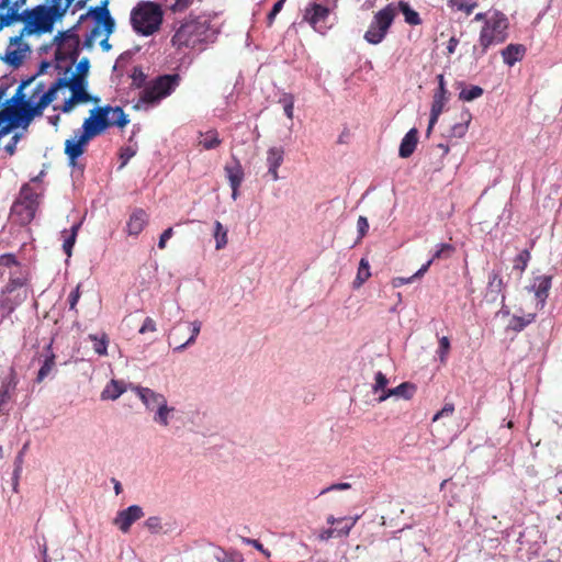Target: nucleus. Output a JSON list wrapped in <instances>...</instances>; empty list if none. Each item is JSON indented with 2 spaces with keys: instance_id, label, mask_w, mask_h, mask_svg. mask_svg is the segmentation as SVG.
I'll use <instances>...</instances> for the list:
<instances>
[{
  "instance_id": "nucleus-54",
  "label": "nucleus",
  "mask_w": 562,
  "mask_h": 562,
  "mask_svg": "<svg viewBox=\"0 0 562 562\" xmlns=\"http://www.w3.org/2000/svg\"><path fill=\"white\" fill-rule=\"evenodd\" d=\"M102 31L99 30V26H93L91 32L86 36L83 45L88 48H91L95 38L99 37Z\"/></svg>"
},
{
  "instance_id": "nucleus-12",
  "label": "nucleus",
  "mask_w": 562,
  "mask_h": 562,
  "mask_svg": "<svg viewBox=\"0 0 562 562\" xmlns=\"http://www.w3.org/2000/svg\"><path fill=\"white\" fill-rule=\"evenodd\" d=\"M143 508L138 505H131L126 509L120 510L113 519L115 525L122 532L130 531L131 526L144 517Z\"/></svg>"
},
{
  "instance_id": "nucleus-59",
  "label": "nucleus",
  "mask_w": 562,
  "mask_h": 562,
  "mask_svg": "<svg viewBox=\"0 0 562 562\" xmlns=\"http://www.w3.org/2000/svg\"><path fill=\"white\" fill-rule=\"evenodd\" d=\"M283 102V109L285 115L292 120L293 119V109H294V102L292 97H286L282 100Z\"/></svg>"
},
{
  "instance_id": "nucleus-28",
  "label": "nucleus",
  "mask_w": 562,
  "mask_h": 562,
  "mask_svg": "<svg viewBox=\"0 0 562 562\" xmlns=\"http://www.w3.org/2000/svg\"><path fill=\"white\" fill-rule=\"evenodd\" d=\"M108 121L110 123V127L117 126L120 128L125 127L130 123L127 114H125L121 106H111Z\"/></svg>"
},
{
  "instance_id": "nucleus-52",
  "label": "nucleus",
  "mask_w": 562,
  "mask_h": 562,
  "mask_svg": "<svg viewBox=\"0 0 562 562\" xmlns=\"http://www.w3.org/2000/svg\"><path fill=\"white\" fill-rule=\"evenodd\" d=\"M454 412V405L452 403H446L445 406L435 414L432 422H437L441 417L451 416Z\"/></svg>"
},
{
  "instance_id": "nucleus-7",
  "label": "nucleus",
  "mask_w": 562,
  "mask_h": 562,
  "mask_svg": "<svg viewBox=\"0 0 562 562\" xmlns=\"http://www.w3.org/2000/svg\"><path fill=\"white\" fill-rule=\"evenodd\" d=\"M209 26L206 20L192 19L186 21L173 34L171 42L177 47H194L196 43L206 40Z\"/></svg>"
},
{
  "instance_id": "nucleus-16",
  "label": "nucleus",
  "mask_w": 562,
  "mask_h": 562,
  "mask_svg": "<svg viewBox=\"0 0 562 562\" xmlns=\"http://www.w3.org/2000/svg\"><path fill=\"white\" fill-rule=\"evenodd\" d=\"M149 215L143 209H135L126 223V229L130 235L137 236L148 224Z\"/></svg>"
},
{
  "instance_id": "nucleus-58",
  "label": "nucleus",
  "mask_w": 562,
  "mask_h": 562,
  "mask_svg": "<svg viewBox=\"0 0 562 562\" xmlns=\"http://www.w3.org/2000/svg\"><path fill=\"white\" fill-rule=\"evenodd\" d=\"M82 103L81 101H79L78 99L74 98V95H70L67 100H65L64 104L61 105L60 110L64 112V113H69L70 111H72V109L77 105V104H80Z\"/></svg>"
},
{
  "instance_id": "nucleus-40",
  "label": "nucleus",
  "mask_w": 562,
  "mask_h": 562,
  "mask_svg": "<svg viewBox=\"0 0 562 562\" xmlns=\"http://www.w3.org/2000/svg\"><path fill=\"white\" fill-rule=\"evenodd\" d=\"M190 326H191V336L189 337V339L187 341L176 346L173 348V351H178V352L183 351L188 346L194 344L195 338L200 334L202 324L199 321H194L190 324Z\"/></svg>"
},
{
  "instance_id": "nucleus-27",
  "label": "nucleus",
  "mask_w": 562,
  "mask_h": 562,
  "mask_svg": "<svg viewBox=\"0 0 562 562\" xmlns=\"http://www.w3.org/2000/svg\"><path fill=\"white\" fill-rule=\"evenodd\" d=\"M14 22H23V11L18 12V10L10 8L0 9V31Z\"/></svg>"
},
{
  "instance_id": "nucleus-33",
  "label": "nucleus",
  "mask_w": 562,
  "mask_h": 562,
  "mask_svg": "<svg viewBox=\"0 0 562 562\" xmlns=\"http://www.w3.org/2000/svg\"><path fill=\"white\" fill-rule=\"evenodd\" d=\"M536 319V314H527L525 316H513L509 321V324H508V329L515 331V333H519L521 330H524L529 324H531L532 322H535Z\"/></svg>"
},
{
  "instance_id": "nucleus-10",
  "label": "nucleus",
  "mask_w": 562,
  "mask_h": 562,
  "mask_svg": "<svg viewBox=\"0 0 562 562\" xmlns=\"http://www.w3.org/2000/svg\"><path fill=\"white\" fill-rule=\"evenodd\" d=\"M54 86L56 87V92L61 88H68L71 92V95H74V98L78 99L82 103H98L100 101L99 98L92 97L87 92V80L82 76L72 75L69 79L58 78L54 81Z\"/></svg>"
},
{
  "instance_id": "nucleus-21",
  "label": "nucleus",
  "mask_w": 562,
  "mask_h": 562,
  "mask_svg": "<svg viewBox=\"0 0 562 562\" xmlns=\"http://www.w3.org/2000/svg\"><path fill=\"white\" fill-rule=\"evenodd\" d=\"M418 143V131L417 128H411L405 136L403 137L400 148L398 155L402 158H408L413 155L416 149Z\"/></svg>"
},
{
  "instance_id": "nucleus-2",
  "label": "nucleus",
  "mask_w": 562,
  "mask_h": 562,
  "mask_svg": "<svg viewBox=\"0 0 562 562\" xmlns=\"http://www.w3.org/2000/svg\"><path fill=\"white\" fill-rule=\"evenodd\" d=\"M74 0H50V4H38L23 11L24 26L21 36L52 33L54 24L61 20Z\"/></svg>"
},
{
  "instance_id": "nucleus-30",
  "label": "nucleus",
  "mask_w": 562,
  "mask_h": 562,
  "mask_svg": "<svg viewBox=\"0 0 562 562\" xmlns=\"http://www.w3.org/2000/svg\"><path fill=\"white\" fill-rule=\"evenodd\" d=\"M200 137L201 138L199 144L206 150L214 149L222 144L216 130H210L205 133H200Z\"/></svg>"
},
{
  "instance_id": "nucleus-50",
  "label": "nucleus",
  "mask_w": 562,
  "mask_h": 562,
  "mask_svg": "<svg viewBox=\"0 0 562 562\" xmlns=\"http://www.w3.org/2000/svg\"><path fill=\"white\" fill-rule=\"evenodd\" d=\"M146 75L140 68L135 67L132 74V83L136 88H142L145 85Z\"/></svg>"
},
{
  "instance_id": "nucleus-22",
  "label": "nucleus",
  "mask_w": 562,
  "mask_h": 562,
  "mask_svg": "<svg viewBox=\"0 0 562 562\" xmlns=\"http://www.w3.org/2000/svg\"><path fill=\"white\" fill-rule=\"evenodd\" d=\"M414 391H415V386L413 384H411L408 382H403L398 386H396L394 389H389L386 392L382 393L379 396L378 402L382 403L391 396H401L406 400H409L413 396Z\"/></svg>"
},
{
  "instance_id": "nucleus-26",
  "label": "nucleus",
  "mask_w": 562,
  "mask_h": 562,
  "mask_svg": "<svg viewBox=\"0 0 562 562\" xmlns=\"http://www.w3.org/2000/svg\"><path fill=\"white\" fill-rule=\"evenodd\" d=\"M226 178L229 181L231 187H240L244 180V169L239 160L235 159L232 165H226L225 168Z\"/></svg>"
},
{
  "instance_id": "nucleus-1",
  "label": "nucleus",
  "mask_w": 562,
  "mask_h": 562,
  "mask_svg": "<svg viewBox=\"0 0 562 562\" xmlns=\"http://www.w3.org/2000/svg\"><path fill=\"white\" fill-rule=\"evenodd\" d=\"M56 99L54 82L46 89L45 82L32 77L23 81L4 109L13 125L27 128L32 121L42 116L44 110Z\"/></svg>"
},
{
  "instance_id": "nucleus-49",
  "label": "nucleus",
  "mask_w": 562,
  "mask_h": 562,
  "mask_svg": "<svg viewBox=\"0 0 562 562\" xmlns=\"http://www.w3.org/2000/svg\"><path fill=\"white\" fill-rule=\"evenodd\" d=\"M389 383V380L386 379L385 374H383L382 372H378L375 374V383L373 385V392L376 393L379 391H382V393L386 392L387 390H385L386 385Z\"/></svg>"
},
{
  "instance_id": "nucleus-37",
  "label": "nucleus",
  "mask_w": 562,
  "mask_h": 562,
  "mask_svg": "<svg viewBox=\"0 0 562 562\" xmlns=\"http://www.w3.org/2000/svg\"><path fill=\"white\" fill-rule=\"evenodd\" d=\"M26 283V276L22 272L11 273L8 284L5 285V292L12 293L13 291L24 286Z\"/></svg>"
},
{
  "instance_id": "nucleus-14",
  "label": "nucleus",
  "mask_w": 562,
  "mask_h": 562,
  "mask_svg": "<svg viewBox=\"0 0 562 562\" xmlns=\"http://www.w3.org/2000/svg\"><path fill=\"white\" fill-rule=\"evenodd\" d=\"M130 387L137 394L147 409H157L160 405L167 403V400L162 394L157 393L149 387L133 384H131Z\"/></svg>"
},
{
  "instance_id": "nucleus-35",
  "label": "nucleus",
  "mask_w": 562,
  "mask_h": 562,
  "mask_svg": "<svg viewBox=\"0 0 562 562\" xmlns=\"http://www.w3.org/2000/svg\"><path fill=\"white\" fill-rule=\"evenodd\" d=\"M78 229H79V224H76L71 227L70 231L63 232V236H64L63 249L68 257L71 256V251H72V247L76 243Z\"/></svg>"
},
{
  "instance_id": "nucleus-48",
  "label": "nucleus",
  "mask_w": 562,
  "mask_h": 562,
  "mask_svg": "<svg viewBox=\"0 0 562 562\" xmlns=\"http://www.w3.org/2000/svg\"><path fill=\"white\" fill-rule=\"evenodd\" d=\"M450 351V341L449 338L443 336L439 339V348L437 350V353L439 356L440 362L446 363L448 355Z\"/></svg>"
},
{
  "instance_id": "nucleus-60",
  "label": "nucleus",
  "mask_w": 562,
  "mask_h": 562,
  "mask_svg": "<svg viewBox=\"0 0 562 562\" xmlns=\"http://www.w3.org/2000/svg\"><path fill=\"white\" fill-rule=\"evenodd\" d=\"M193 0H175V2L170 5V9L173 12H181L189 8Z\"/></svg>"
},
{
  "instance_id": "nucleus-36",
  "label": "nucleus",
  "mask_w": 562,
  "mask_h": 562,
  "mask_svg": "<svg viewBox=\"0 0 562 562\" xmlns=\"http://www.w3.org/2000/svg\"><path fill=\"white\" fill-rule=\"evenodd\" d=\"M484 90L480 86H468L463 87L459 93V99L465 102H471L480 97H482Z\"/></svg>"
},
{
  "instance_id": "nucleus-39",
  "label": "nucleus",
  "mask_w": 562,
  "mask_h": 562,
  "mask_svg": "<svg viewBox=\"0 0 562 562\" xmlns=\"http://www.w3.org/2000/svg\"><path fill=\"white\" fill-rule=\"evenodd\" d=\"M449 5L469 15L477 7V2L475 0H449Z\"/></svg>"
},
{
  "instance_id": "nucleus-51",
  "label": "nucleus",
  "mask_w": 562,
  "mask_h": 562,
  "mask_svg": "<svg viewBox=\"0 0 562 562\" xmlns=\"http://www.w3.org/2000/svg\"><path fill=\"white\" fill-rule=\"evenodd\" d=\"M145 526L149 531L155 533L159 532L162 528L161 520L157 516L148 517L145 521Z\"/></svg>"
},
{
  "instance_id": "nucleus-64",
  "label": "nucleus",
  "mask_w": 562,
  "mask_h": 562,
  "mask_svg": "<svg viewBox=\"0 0 562 562\" xmlns=\"http://www.w3.org/2000/svg\"><path fill=\"white\" fill-rule=\"evenodd\" d=\"M89 60L88 58H82L78 65H77V74L78 76H82L85 78V76L87 75L88 70H89Z\"/></svg>"
},
{
  "instance_id": "nucleus-5",
  "label": "nucleus",
  "mask_w": 562,
  "mask_h": 562,
  "mask_svg": "<svg viewBox=\"0 0 562 562\" xmlns=\"http://www.w3.org/2000/svg\"><path fill=\"white\" fill-rule=\"evenodd\" d=\"M162 15L159 4L151 1H142L132 10L131 23L135 32L148 36L159 30Z\"/></svg>"
},
{
  "instance_id": "nucleus-17",
  "label": "nucleus",
  "mask_w": 562,
  "mask_h": 562,
  "mask_svg": "<svg viewBox=\"0 0 562 562\" xmlns=\"http://www.w3.org/2000/svg\"><path fill=\"white\" fill-rule=\"evenodd\" d=\"M36 210L35 206L15 201L11 209V216L18 224L25 226L33 221Z\"/></svg>"
},
{
  "instance_id": "nucleus-44",
  "label": "nucleus",
  "mask_w": 562,
  "mask_h": 562,
  "mask_svg": "<svg viewBox=\"0 0 562 562\" xmlns=\"http://www.w3.org/2000/svg\"><path fill=\"white\" fill-rule=\"evenodd\" d=\"M173 411V407H168L167 403H164L156 409V414L154 416V420L165 427L169 425L168 416L170 412Z\"/></svg>"
},
{
  "instance_id": "nucleus-53",
  "label": "nucleus",
  "mask_w": 562,
  "mask_h": 562,
  "mask_svg": "<svg viewBox=\"0 0 562 562\" xmlns=\"http://www.w3.org/2000/svg\"><path fill=\"white\" fill-rule=\"evenodd\" d=\"M80 299V284H78L68 295L69 310L76 311L77 303Z\"/></svg>"
},
{
  "instance_id": "nucleus-18",
  "label": "nucleus",
  "mask_w": 562,
  "mask_h": 562,
  "mask_svg": "<svg viewBox=\"0 0 562 562\" xmlns=\"http://www.w3.org/2000/svg\"><path fill=\"white\" fill-rule=\"evenodd\" d=\"M552 285V277L551 276H540L535 278V282L532 284V290L535 292L536 297L538 299V304L540 308H543L546 301L549 295V291Z\"/></svg>"
},
{
  "instance_id": "nucleus-55",
  "label": "nucleus",
  "mask_w": 562,
  "mask_h": 562,
  "mask_svg": "<svg viewBox=\"0 0 562 562\" xmlns=\"http://www.w3.org/2000/svg\"><path fill=\"white\" fill-rule=\"evenodd\" d=\"M157 330L156 322L151 317H146L144 319L143 325L140 326L138 333L144 335L148 331L154 333Z\"/></svg>"
},
{
  "instance_id": "nucleus-63",
  "label": "nucleus",
  "mask_w": 562,
  "mask_h": 562,
  "mask_svg": "<svg viewBox=\"0 0 562 562\" xmlns=\"http://www.w3.org/2000/svg\"><path fill=\"white\" fill-rule=\"evenodd\" d=\"M350 487H351V485L349 483H336V484H333V485L322 490V492L319 494L323 495L330 491H345V490H349Z\"/></svg>"
},
{
  "instance_id": "nucleus-42",
  "label": "nucleus",
  "mask_w": 562,
  "mask_h": 562,
  "mask_svg": "<svg viewBox=\"0 0 562 562\" xmlns=\"http://www.w3.org/2000/svg\"><path fill=\"white\" fill-rule=\"evenodd\" d=\"M214 238L216 240V249H223L227 245V229H225L221 222L215 221Z\"/></svg>"
},
{
  "instance_id": "nucleus-38",
  "label": "nucleus",
  "mask_w": 562,
  "mask_h": 562,
  "mask_svg": "<svg viewBox=\"0 0 562 562\" xmlns=\"http://www.w3.org/2000/svg\"><path fill=\"white\" fill-rule=\"evenodd\" d=\"M89 339L93 341V350L95 353L99 356H106L109 345V338L106 334H102L101 337L91 334L89 335Z\"/></svg>"
},
{
  "instance_id": "nucleus-13",
  "label": "nucleus",
  "mask_w": 562,
  "mask_h": 562,
  "mask_svg": "<svg viewBox=\"0 0 562 562\" xmlns=\"http://www.w3.org/2000/svg\"><path fill=\"white\" fill-rule=\"evenodd\" d=\"M328 16L329 9L327 7L313 2L305 8L303 20L315 31L321 32Z\"/></svg>"
},
{
  "instance_id": "nucleus-43",
  "label": "nucleus",
  "mask_w": 562,
  "mask_h": 562,
  "mask_svg": "<svg viewBox=\"0 0 562 562\" xmlns=\"http://www.w3.org/2000/svg\"><path fill=\"white\" fill-rule=\"evenodd\" d=\"M216 559L220 562H243L244 558L243 554L236 550H220V552L216 554Z\"/></svg>"
},
{
  "instance_id": "nucleus-45",
  "label": "nucleus",
  "mask_w": 562,
  "mask_h": 562,
  "mask_svg": "<svg viewBox=\"0 0 562 562\" xmlns=\"http://www.w3.org/2000/svg\"><path fill=\"white\" fill-rule=\"evenodd\" d=\"M471 121L470 112L464 113V121L461 123H457L451 127V135L454 137H463L469 128V123Z\"/></svg>"
},
{
  "instance_id": "nucleus-56",
  "label": "nucleus",
  "mask_w": 562,
  "mask_h": 562,
  "mask_svg": "<svg viewBox=\"0 0 562 562\" xmlns=\"http://www.w3.org/2000/svg\"><path fill=\"white\" fill-rule=\"evenodd\" d=\"M26 0H2L0 2V9H15L20 12L21 7L25 3Z\"/></svg>"
},
{
  "instance_id": "nucleus-32",
  "label": "nucleus",
  "mask_w": 562,
  "mask_h": 562,
  "mask_svg": "<svg viewBox=\"0 0 562 562\" xmlns=\"http://www.w3.org/2000/svg\"><path fill=\"white\" fill-rule=\"evenodd\" d=\"M47 350L49 351V355L46 356L42 367L40 368L36 376V382L41 383L44 381L46 376H48L53 369L55 368V355L50 351L52 346H47Z\"/></svg>"
},
{
  "instance_id": "nucleus-57",
  "label": "nucleus",
  "mask_w": 562,
  "mask_h": 562,
  "mask_svg": "<svg viewBox=\"0 0 562 562\" xmlns=\"http://www.w3.org/2000/svg\"><path fill=\"white\" fill-rule=\"evenodd\" d=\"M243 541L247 544H250L254 548H256V550L260 551L262 554H265L266 557H270V551L265 549L262 543L257 540V539H250V538H243Z\"/></svg>"
},
{
  "instance_id": "nucleus-41",
  "label": "nucleus",
  "mask_w": 562,
  "mask_h": 562,
  "mask_svg": "<svg viewBox=\"0 0 562 562\" xmlns=\"http://www.w3.org/2000/svg\"><path fill=\"white\" fill-rule=\"evenodd\" d=\"M531 259V254L528 249L521 250L514 259V269L522 274Z\"/></svg>"
},
{
  "instance_id": "nucleus-25",
  "label": "nucleus",
  "mask_w": 562,
  "mask_h": 562,
  "mask_svg": "<svg viewBox=\"0 0 562 562\" xmlns=\"http://www.w3.org/2000/svg\"><path fill=\"white\" fill-rule=\"evenodd\" d=\"M504 288L503 279L498 271H492L488 274L486 297L491 301H495L497 296L502 293Z\"/></svg>"
},
{
  "instance_id": "nucleus-29",
  "label": "nucleus",
  "mask_w": 562,
  "mask_h": 562,
  "mask_svg": "<svg viewBox=\"0 0 562 562\" xmlns=\"http://www.w3.org/2000/svg\"><path fill=\"white\" fill-rule=\"evenodd\" d=\"M16 201L30 206H35V209H37L38 194L30 184L26 183L22 186Z\"/></svg>"
},
{
  "instance_id": "nucleus-24",
  "label": "nucleus",
  "mask_w": 562,
  "mask_h": 562,
  "mask_svg": "<svg viewBox=\"0 0 562 562\" xmlns=\"http://www.w3.org/2000/svg\"><path fill=\"white\" fill-rule=\"evenodd\" d=\"M126 391V385L123 381L111 380L103 391L101 392V400L103 401H115Z\"/></svg>"
},
{
  "instance_id": "nucleus-20",
  "label": "nucleus",
  "mask_w": 562,
  "mask_h": 562,
  "mask_svg": "<svg viewBox=\"0 0 562 562\" xmlns=\"http://www.w3.org/2000/svg\"><path fill=\"white\" fill-rule=\"evenodd\" d=\"M454 251L456 248L453 245L440 244L438 249L434 252L431 259L420 267V269L415 273V277H423L428 271L434 261L450 258Z\"/></svg>"
},
{
  "instance_id": "nucleus-9",
  "label": "nucleus",
  "mask_w": 562,
  "mask_h": 562,
  "mask_svg": "<svg viewBox=\"0 0 562 562\" xmlns=\"http://www.w3.org/2000/svg\"><path fill=\"white\" fill-rule=\"evenodd\" d=\"M55 42L57 44L56 58L58 60L69 59L74 64L79 56V36L69 31L59 32L55 37Z\"/></svg>"
},
{
  "instance_id": "nucleus-3",
  "label": "nucleus",
  "mask_w": 562,
  "mask_h": 562,
  "mask_svg": "<svg viewBox=\"0 0 562 562\" xmlns=\"http://www.w3.org/2000/svg\"><path fill=\"white\" fill-rule=\"evenodd\" d=\"M110 110L111 105L98 106L90 110L89 117L82 123L80 134L65 142V154L68 157L70 167H76L77 159L85 153L89 142L110 127L108 121Z\"/></svg>"
},
{
  "instance_id": "nucleus-34",
  "label": "nucleus",
  "mask_w": 562,
  "mask_h": 562,
  "mask_svg": "<svg viewBox=\"0 0 562 562\" xmlns=\"http://www.w3.org/2000/svg\"><path fill=\"white\" fill-rule=\"evenodd\" d=\"M371 277L370 265L367 259L362 258L359 262L356 279L352 282L355 289H359Z\"/></svg>"
},
{
  "instance_id": "nucleus-61",
  "label": "nucleus",
  "mask_w": 562,
  "mask_h": 562,
  "mask_svg": "<svg viewBox=\"0 0 562 562\" xmlns=\"http://www.w3.org/2000/svg\"><path fill=\"white\" fill-rule=\"evenodd\" d=\"M172 235H173L172 227H168L167 229H165L159 237L158 247L160 249H165L167 240H169L172 237Z\"/></svg>"
},
{
  "instance_id": "nucleus-4",
  "label": "nucleus",
  "mask_w": 562,
  "mask_h": 562,
  "mask_svg": "<svg viewBox=\"0 0 562 562\" xmlns=\"http://www.w3.org/2000/svg\"><path fill=\"white\" fill-rule=\"evenodd\" d=\"M508 25V19L503 12L498 10L492 12L481 29L479 46L473 47L475 59L482 58L491 46L502 44L506 41Z\"/></svg>"
},
{
  "instance_id": "nucleus-31",
  "label": "nucleus",
  "mask_w": 562,
  "mask_h": 562,
  "mask_svg": "<svg viewBox=\"0 0 562 562\" xmlns=\"http://www.w3.org/2000/svg\"><path fill=\"white\" fill-rule=\"evenodd\" d=\"M398 10L403 13L404 20L408 25L415 26L422 24V19L418 12L412 9L408 2L400 1Z\"/></svg>"
},
{
  "instance_id": "nucleus-6",
  "label": "nucleus",
  "mask_w": 562,
  "mask_h": 562,
  "mask_svg": "<svg viewBox=\"0 0 562 562\" xmlns=\"http://www.w3.org/2000/svg\"><path fill=\"white\" fill-rule=\"evenodd\" d=\"M179 74L158 76L143 89L139 94V102L147 105H155L162 99L169 97L180 85Z\"/></svg>"
},
{
  "instance_id": "nucleus-47",
  "label": "nucleus",
  "mask_w": 562,
  "mask_h": 562,
  "mask_svg": "<svg viewBox=\"0 0 562 562\" xmlns=\"http://www.w3.org/2000/svg\"><path fill=\"white\" fill-rule=\"evenodd\" d=\"M23 56L20 55V53L15 49L13 50H7L4 56L2 57V60L13 67H18L22 64Z\"/></svg>"
},
{
  "instance_id": "nucleus-19",
  "label": "nucleus",
  "mask_w": 562,
  "mask_h": 562,
  "mask_svg": "<svg viewBox=\"0 0 562 562\" xmlns=\"http://www.w3.org/2000/svg\"><path fill=\"white\" fill-rule=\"evenodd\" d=\"M284 159V150L282 147H271L267 151L268 172L271 175L273 181L279 179L278 168L282 165Z\"/></svg>"
},
{
  "instance_id": "nucleus-15",
  "label": "nucleus",
  "mask_w": 562,
  "mask_h": 562,
  "mask_svg": "<svg viewBox=\"0 0 562 562\" xmlns=\"http://www.w3.org/2000/svg\"><path fill=\"white\" fill-rule=\"evenodd\" d=\"M108 1L102 2L100 7H95L91 10V13L94 18V26H99L100 31L106 32V37L113 33L115 27V22L110 14V11L106 8Z\"/></svg>"
},
{
  "instance_id": "nucleus-62",
  "label": "nucleus",
  "mask_w": 562,
  "mask_h": 562,
  "mask_svg": "<svg viewBox=\"0 0 562 562\" xmlns=\"http://www.w3.org/2000/svg\"><path fill=\"white\" fill-rule=\"evenodd\" d=\"M357 228H358L360 237H363L368 233L369 222H368L367 217L359 216V218L357 221Z\"/></svg>"
},
{
  "instance_id": "nucleus-11",
  "label": "nucleus",
  "mask_w": 562,
  "mask_h": 562,
  "mask_svg": "<svg viewBox=\"0 0 562 562\" xmlns=\"http://www.w3.org/2000/svg\"><path fill=\"white\" fill-rule=\"evenodd\" d=\"M438 87L434 92L431 109H430V117L427 127V135H429L438 122L440 114L443 112L445 105L449 100V91L446 87L445 76L439 74L437 76Z\"/></svg>"
},
{
  "instance_id": "nucleus-23",
  "label": "nucleus",
  "mask_w": 562,
  "mask_h": 562,
  "mask_svg": "<svg viewBox=\"0 0 562 562\" xmlns=\"http://www.w3.org/2000/svg\"><path fill=\"white\" fill-rule=\"evenodd\" d=\"M526 48L521 44H509L502 50L503 60L508 66H514L515 63L522 59Z\"/></svg>"
},
{
  "instance_id": "nucleus-46",
  "label": "nucleus",
  "mask_w": 562,
  "mask_h": 562,
  "mask_svg": "<svg viewBox=\"0 0 562 562\" xmlns=\"http://www.w3.org/2000/svg\"><path fill=\"white\" fill-rule=\"evenodd\" d=\"M358 520V517L355 518H339L338 525L336 528V533L338 536H348L350 530L353 528Z\"/></svg>"
},
{
  "instance_id": "nucleus-8",
  "label": "nucleus",
  "mask_w": 562,
  "mask_h": 562,
  "mask_svg": "<svg viewBox=\"0 0 562 562\" xmlns=\"http://www.w3.org/2000/svg\"><path fill=\"white\" fill-rule=\"evenodd\" d=\"M396 15V8L393 3L387 4L380 11H378L373 20L364 33V40L373 45L381 43L387 34Z\"/></svg>"
}]
</instances>
